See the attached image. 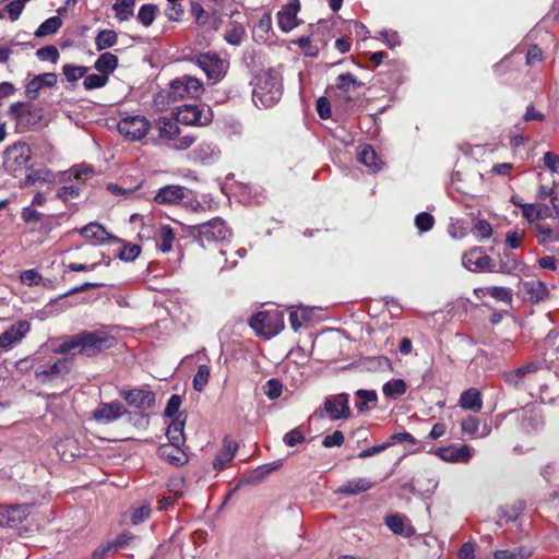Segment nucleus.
<instances>
[{
  "label": "nucleus",
  "instance_id": "nucleus-52",
  "mask_svg": "<svg viewBox=\"0 0 559 559\" xmlns=\"http://www.w3.org/2000/svg\"><path fill=\"white\" fill-rule=\"evenodd\" d=\"M210 379V368L206 365H200L193 378L194 390L201 392L207 385Z\"/></svg>",
  "mask_w": 559,
  "mask_h": 559
},
{
  "label": "nucleus",
  "instance_id": "nucleus-35",
  "mask_svg": "<svg viewBox=\"0 0 559 559\" xmlns=\"http://www.w3.org/2000/svg\"><path fill=\"white\" fill-rule=\"evenodd\" d=\"M460 406L464 409L479 412L483 406L480 393L477 389H468L461 394Z\"/></svg>",
  "mask_w": 559,
  "mask_h": 559
},
{
  "label": "nucleus",
  "instance_id": "nucleus-54",
  "mask_svg": "<svg viewBox=\"0 0 559 559\" xmlns=\"http://www.w3.org/2000/svg\"><path fill=\"white\" fill-rule=\"evenodd\" d=\"M83 86L86 90H95L105 86L108 82V76L103 73L84 75Z\"/></svg>",
  "mask_w": 559,
  "mask_h": 559
},
{
  "label": "nucleus",
  "instance_id": "nucleus-61",
  "mask_svg": "<svg viewBox=\"0 0 559 559\" xmlns=\"http://www.w3.org/2000/svg\"><path fill=\"white\" fill-rule=\"evenodd\" d=\"M141 252V248L134 243H124L118 254L121 260L133 261Z\"/></svg>",
  "mask_w": 559,
  "mask_h": 559
},
{
  "label": "nucleus",
  "instance_id": "nucleus-43",
  "mask_svg": "<svg viewBox=\"0 0 559 559\" xmlns=\"http://www.w3.org/2000/svg\"><path fill=\"white\" fill-rule=\"evenodd\" d=\"M134 5L135 0H116L112 10L119 21H128L133 16Z\"/></svg>",
  "mask_w": 559,
  "mask_h": 559
},
{
  "label": "nucleus",
  "instance_id": "nucleus-64",
  "mask_svg": "<svg viewBox=\"0 0 559 559\" xmlns=\"http://www.w3.org/2000/svg\"><path fill=\"white\" fill-rule=\"evenodd\" d=\"M543 162H544V165L551 173L559 175V155H557L552 152H547L544 154Z\"/></svg>",
  "mask_w": 559,
  "mask_h": 559
},
{
  "label": "nucleus",
  "instance_id": "nucleus-36",
  "mask_svg": "<svg viewBox=\"0 0 559 559\" xmlns=\"http://www.w3.org/2000/svg\"><path fill=\"white\" fill-rule=\"evenodd\" d=\"M357 154L358 160L365 166L371 168L373 171H377L381 168V162L379 160L377 153L370 145H359Z\"/></svg>",
  "mask_w": 559,
  "mask_h": 559
},
{
  "label": "nucleus",
  "instance_id": "nucleus-32",
  "mask_svg": "<svg viewBox=\"0 0 559 559\" xmlns=\"http://www.w3.org/2000/svg\"><path fill=\"white\" fill-rule=\"evenodd\" d=\"M237 451V443L228 438L224 439L223 449L217 453L213 461L215 471H222L229 463Z\"/></svg>",
  "mask_w": 559,
  "mask_h": 559
},
{
  "label": "nucleus",
  "instance_id": "nucleus-7",
  "mask_svg": "<svg viewBox=\"0 0 559 559\" xmlns=\"http://www.w3.org/2000/svg\"><path fill=\"white\" fill-rule=\"evenodd\" d=\"M118 131L130 141L143 139L151 129V122L143 116H127L118 122Z\"/></svg>",
  "mask_w": 559,
  "mask_h": 559
},
{
  "label": "nucleus",
  "instance_id": "nucleus-55",
  "mask_svg": "<svg viewBox=\"0 0 559 559\" xmlns=\"http://www.w3.org/2000/svg\"><path fill=\"white\" fill-rule=\"evenodd\" d=\"M80 187L71 185V186H63L58 189L56 193V198L61 200L64 203L70 202L71 200H74L80 197Z\"/></svg>",
  "mask_w": 559,
  "mask_h": 559
},
{
  "label": "nucleus",
  "instance_id": "nucleus-1",
  "mask_svg": "<svg viewBox=\"0 0 559 559\" xmlns=\"http://www.w3.org/2000/svg\"><path fill=\"white\" fill-rule=\"evenodd\" d=\"M283 83L274 70L262 71L254 78L252 100L257 107L270 108L282 97Z\"/></svg>",
  "mask_w": 559,
  "mask_h": 559
},
{
  "label": "nucleus",
  "instance_id": "nucleus-60",
  "mask_svg": "<svg viewBox=\"0 0 559 559\" xmlns=\"http://www.w3.org/2000/svg\"><path fill=\"white\" fill-rule=\"evenodd\" d=\"M63 74L66 75L67 80L70 82H75L79 79L83 78L86 73L85 67H79V66H72V64H66L62 68Z\"/></svg>",
  "mask_w": 559,
  "mask_h": 559
},
{
  "label": "nucleus",
  "instance_id": "nucleus-50",
  "mask_svg": "<svg viewBox=\"0 0 559 559\" xmlns=\"http://www.w3.org/2000/svg\"><path fill=\"white\" fill-rule=\"evenodd\" d=\"M311 319V310L308 308H297L290 311L289 321L294 331L299 330V328Z\"/></svg>",
  "mask_w": 559,
  "mask_h": 559
},
{
  "label": "nucleus",
  "instance_id": "nucleus-27",
  "mask_svg": "<svg viewBox=\"0 0 559 559\" xmlns=\"http://www.w3.org/2000/svg\"><path fill=\"white\" fill-rule=\"evenodd\" d=\"M282 466L281 461H274L267 464H263L249 472L243 476L241 480L243 484L257 485L265 479L271 473L280 469Z\"/></svg>",
  "mask_w": 559,
  "mask_h": 559
},
{
  "label": "nucleus",
  "instance_id": "nucleus-24",
  "mask_svg": "<svg viewBox=\"0 0 559 559\" xmlns=\"http://www.w3.org/2000/svg\"><path fill=\"white\" fill-rule=\"evenodd\" d=\"M121 395L128 402L130 406H134L138 408H146L154 404L155 396L151 391L142 390V389H132L129 391H123Z\"/></svg>",
  "mask_w": 559,
  "mask_h": 559
},
{
  "label": "nucleus",
  "instance_id": "nucleus-31",
  "mask_svg": "<svg viewBox=\"0 0 559 559\" xmlns=\"http://www.w3.org/2000/svg\"><path fill=\"white\" fill-rule=\"evenodd\" d=\"M474 295L477 298H481L486 295L491 296L495 300L501 301L508 305L512 302V290L501 286H488L474 289Z\"/></svg>",
  "mask_w": 559,
  "mask_h": 559
},
{
  "label": "nucleus",
  "instance_id": "nucleus-37",
  "mask_svg": "<svg viewBox=\"0 0 559 559\" xmlns=\"http://www.w3.org/2000/svg\"><path fill=\"white\" fill-rule=\"evenodd\" d=\"M362 83L358 81L353 74L344 73L340 74L336 78L335 87L346 95V100H350V93L355 92L358 87H360Z\"/></svg>",
  "mask_w": 559,
  "mask_h": 559
},
{
  "label": "nucleus",
  "instance_id": "nucleus-23",
  "mask_svg": "<svg viewBox=\"0 0 559 559\" xmlns=\"http://www.w3.org/2000/svg\"><path fill=\"white\" fill-rule=\"evenodd\" d=\"M53 183L56 182V174L44 165H32L26 168L24 185L29 186L34 183Z\"/></svg>",
  "mask_w": 559,
  "mask_h": 559
},
{
  "label": "nucleus",
  "instance_id": "nucleus-51",
  "mask_svg": "<svg viewBox=\"0 0 559 559\" xmlns=\"http://www.w3.org/2000/svg\"><path fill=\"white\" fill-rule=\"evenodd\" d=\"M157 11L158 9L154 4H143L136 17L145 27H148L154 22Z\"/></svg>",
  "mask_w": 559,
  "mask_h": 559
},
{
  "label": "nucleus",
  "instance_id": "nucleus-47",
  "mask_svg": "<svg viewBox=\"0 0 559 559\" xmlns=\"http://www.w3.org/2000/svg\"><path fill=\"white\" fill-rule=\"evenodd\" d=\"M175 238V231L170 226H162L158 233V249L164 253L169 252L173 249Z\"/></svg>",
  "mask_w": 559,
  "mask_h": 559
},
{
  "label": "nucleus",
  "instance_id": "nucleus-44",
  "mask_svg": "<svg viewBox=\"0 0 559 559\" xmlns=\"http://www.w3.org/2000/svg\"><path fill=\"white\" fill-rule=\"evenodd\" d=\"M531 556V549L521 546L513 549L497 550L493 554V559H528Z\"/></svg>",
  "mask_w": 559,
  "mask_h": 559
},
{
  "label": "nucleus",
  "instance_id": "nucleus-34",
  "mask_svg": "<svg viewBox=\"0 0 559 559\" xmlns=\"http://www.w3.org/2000/svg\"><path fill=\"white\" fill-rule=\"evenodd\" d=\"M156 128L158 130L159 138L167 141L175 140V138L180 133L177 120L173 121L165 117L156 120Z\"/></svg>",
  "mask_w": 559,
  "mask_h": 559
},
{
  "label": "nucleus",
  "instance_id": "nucleus-16",
  "mask_svg": "<svg viewBox=\"0 0 559 559\" xmlns=\"http://www.w3.org/2000/svg\"><path fill=\"white\" fill-rule=\"evenodd\" d=\"M519 293L534 304L545 300L549 295L545 283L536 278L520 283Z\"/></svg>",
  "mask_w": 559,
  "mask_h": 559
},
{
  "label": "nucleus",
  "instance_id": "nucleus-5",
  "mask_svg": "<svg viewBox=\"0 0 559 559\" xmlns=\"http://www.w3.org/2000/svg\"><path fill=\"white\" fill-rule=\"evenodd\" d=\"M82 354L94 356L97 353L114 347L116 338L103 330L81 332Z\"/></svg>",
  "mask_w": 559,
  "mask_h": 559
},
{
  "label": "nucleus",
  "instance_id": "nucleus-2",
  "mask_svg": "<svg viewBox=\"0 0 559 559\" xmlns=\"http://www.w3.org/2000/svg\"><path fill=\"white\" fill-rule=\"evenodd\" d=\"M189 234L205 247L226 240L230 236V230L222 218L216 217L206 223L190 226Z\"/></svg>",
  "mask_w": 559,
  "mask_h": 559
},
{
  "label": "nucleus",
  "instance_id": "nucleus-53",
  "mask_svg": "<svg viewBox=\"0 0 559 559\" xmlns=\"http://www.w3.org/2000/svg\"><path fill=\"white\" fill-rule=\"evenodd\" d=\"M356 396L358 402L356 403V407L359 412H365L368 409V403L377 402V393L374 391L369 390H358L356 392Z\"/></svg>",
  "mask_w": 559,
  "mask_h": 559
},
{
  "label": "nucleus",
  "instance_id": "nucleus-29",
  "mask_svg": "<svg viewBox=\"0 0 559 559\" xmlns=\"http://www.w3.org/2000/svg\"><path fill=\"white\" fill-rule=\"evenodd\" d=\"M532 228L536 231V239L540 246L559 241V226L552 227L545 222L535 223Z\"/></svg>",
  "mask_w": 559,
  "mask_h": 559
},
{
  "label": "nucleus",
  "instance_id": "nucleus-11",
  "mask_svg": "<svg viewBox=\"0 0 559 559\" xmlns=\"http://www.w3.org/2000/svg\"><path fill=\"white\" fill-rule=\"evenodd\" d=\"M464 267L472 272L488 271L495 272L491 258L483 252L480 248H474L462 257Z\"/></svg>",
  "mask_w": 559,
  "mask_h": 559
},
{
  "label": "nucleus",
  "instance_id": "nucleus-45",
  "mask_svg": "<svg viewBox=\"0 0 559 559\" xmlns=\"http://www.w3.org/2000/svg\"><path fill=\"white\" fill-rule=\"evenodd\" d=\"M62 26V20L59 16H51L44 21L35 31V36L38 38L52 35L58 32Z\"/></svg>",
  "mask_w": 559,
  "mask_h": 559
},
{
  "label": "nucleus",
  "instance_id": "nucleus-56",
  "mask_svg": "<svg viewBox=\"0 0 559 559\" xmlns=\"http://www.w3.org/2000/svg\"><path fill=\"white\" fill-rule=\"evenodd\" d=\"M542 400L551 405H559V380L543 390Z\"/></svg>",
  "mask_w": 559,
  "mask_h": 559
},
{
  "label": "nucleus",
  "instance_id": "nucleus-13",
  "mask_svg": "<svg viewBox=\"0 0 559 559\" xmlns=\"http://www.w3.org/2000/svg\"><path fill=\"white\" fill-rule=\"evenodd\" d=\"M57 84V75L53 72H46L34 75L25 84V96L32 100L38 98L40 91L52 87Z\"/></svg>",
  "mask_w": 559,
  "mask_h": 559
},
{
  "label": "nucleus",
  "instance_id": "nucleus-3",
  "mask_svg": "<svg viewBox=\"0 0 559 559\" xmlns=\"http://www.w3.org/2000/svg\"><path fill=\"white\" fill-rule=\"evenodd\" d=\"M257 335L270 340L284 329V317L280 311H261L249 322Z\"/></svg>",
  "mask_w": 559,
  "mask_h": 559
},
{
  "label": "nucleus",
  "instance_id": "nucleus-41",
  "mask_svg": "<svg viewBox=\"0 0 559 559\" xmlns=\"http://www.w3.org/2000/svg\"><path fill=\"white\" fill-rule=\"evenodd\" d=\"M193 154L197 160L201 163H206L214 158H217L219 155V150L212 143L202 142L194 150Z\"/></svg>",
  "mask_w": 559,
  "mask_h": 559
},
{
  "label": "nucleus",
  "instance_id": "nucleus-63",
  "mask_svg": "<svg viewBox=\"0 0 559 559\" xmlns=\"http://www.w3.org/2000/svg\"><path fill=\"white\" fill-rule=\"evenodd\" d=\"M181 403H182V400L179 395H177V394L171 395L167 402L166 407H165V412H164L165 416L175 418L179 412Z\"/></svg>",
  "mask_w": 559,
  "mask_h": 559
},
{
  "label": "nucleus",
  "instance_id": "nucleus-38",
  "mask_svg": "<svg viewBox=\"0 0 559 559\" xmlns=\"http://www.w3.org/2000/svg\"><path fill=\"white\" fill-rule=\"evenodd\" d=\"M81 236L86 239L104 242L109 238V233L98 223H90L80 230Z\"/></svg>",
  "mask_w": 559,
  "mask_h": 559
},
{
  "label": "nucleus",
  "instance_id": "nucleus-48",
  "mask_svg": "<svg viewBox=\"0 0 559 559\" xmlns=\"http://www.w3.org/2000/svg\"><path fill=\"white\" fill-rule=\"evenodd\" d=\"M246 36V29L245 27L237 22H231L229 24L228 29L225 33V40L233 45V46H239L241 41L243 40Z\"/></svg>",
  "mask_w": 559,
  "mask_h": 559
},
{
  "label": "nucleus",
  "instance_id": "nucleus-4",
  "mask_svg": "<svg viewBox=\"0 0 559 559\" xmlns=\"http://www.w3.org/2000/svg\"><path fill=\"white\" fill-rule=\"evenodd\" d=\"M31 158L32 151L29 145L24 142H16L8 146L3 152V167L8 173L15 176L27 168L26 166Z\"/></svg>",
  "mask_w": 559,
  "mask_h": 559
},
{
  "label": "nucleus",
  "instance_id": "nucleus-8",
  "mask_svg": "<svg viewBox=\"0 0 559 559\" xmlns=\"http://www.w3.org/2000/svg\"><path fill=\"white\" fill-rule=\"evenodd\" d=\"M175 115L177 122L188 126H205L212 120V112L209 107L204 108L193 104L179 106Z\"/></svg>",
  "mask_w": 559,
  "mask_h": 559
},
{
  "label": "nucleus",
  "instance_id": "nucleus-10",
  "mask_svg": "<svg viewBox=\"0 0 559 559\" xmlns=\"http://www.w3.org/2000/svg\"><path fill=\"white\" fill-rule=\"evenodd\" d=\"M9 115L19 122L37 123L43 117L40 108L24 102H16L9 107Z\"/></svg>",
  "mask_w": 559,
  "mask_h": 559
},
{
  "label": "nucleus",
  "instance_id": "nucleus-6",
  "mask_svg": "<svg viewBox=\"0 0 559 559\" xmlns=\"http://www.w3.org/2000/svg\"><path fill=\"white\" fill-rule=\"evenodd\" d=\"M203 84L191 76H182L170 82L168 96L171 100L198 98L203 93Z\"/></svg>",
  "mask_w": 559,
  "mask_h": 559
},
{
  "label": "nucleus",
  "instance_id": "nucleus-21",
  "mask_svg": "<svg viewBox=\"0 0 559 559\" xmlns=\"http://www.w3.org/2000/svg\"><path fill=\"white\" fill-rule=\"evenodd\" d=\"M384 523L390 528V531L395 535L412 537L416 533L409 519L401 513L388 515L384 519Z\"/></svg>",
  "mask_w": 559,
  "mask_h": 559
},
{
  "label": "nucleus",
  "instance_id": "nucleus-20",
  "mask_svg": "<svg viewBox=\"0 0 559 559\" xmlns=\"http://www.w3.org/2000/svg\"><path fill=\"white\" fill-rule=\"evenodd\" d=\"M519 206L522 210V215L531 226H534L535 223H540L546 218L552 217V212L550 207L546 204L542 203H519Z\"/></svg>",
  "mask_w": 559,
  "mask_h": 559
},
{
  "label": "nucleus",
  "instance_id": "nucleus-42",
  "mask_svg": "<svg viewBox=\"0 0 559 559\" xmlns=\"http://www.w3.org/2000/svg\"><path fill=\"white\" fill-rule=\"evenodd\" d=\"M95 174V170L92 166L86 164H79L73 167H71L69 170L64 171L62 174L63 178L62 181H67L68 179H75V180H84L88 177H92Z\"/></svg>",
  "mask_w": 559,
  "mask_h": 559
},
{
  "label": "nucleus",
  "instance_id": "nucleus-39",
  "mask_svg": "<svg viewBox=\"0 0 559 559\" xmlns=\"http://www.w3.org/2000/svg\"><path fill=\"white\" fill-rule=\"evenodd\" d=\"M185 420L175 417L167 428V438L170 444L181 445L185 442L183 437Z\"/></svg>",
  "mask_w": 559,
  "mask_h": 559
},
{
  "label": "nucleus",
  "instance_id": "nucleus-22",
  "mask_svg": "<svg viewBox=\"0 0 559 559\" xmlns=\"http://www.w3.org/2000/svg\"><path fill=\"white\" fill-rule=\"evenodd\" d=\"M538 368L539 365L537 362L531 361L514 370L504 371L502 373V379L508 385L520 388L524 383L526 376L535 373Z\"/></svg>",
  "mask_w": 559,
  "mask_h": 559
},
{
  "label": "nucleus",
  "instance_id": "nucleus-59",
  "mask_svg": "<svg viewBox=\"0 0 559 559\" xmlns=\"http://www.w3.org/2000/svg\"><path fill=\"white\" fill-rule=\"evenodd\" d=\"M435 224V218L429 213L423 212L415 217V225L421 233L429 231Z\"/></svg>",
  "mask_w": 559,
  "mask_h": 559
},
{
  "label": "nucleus",
  "instance_id": "nucleus-30",
  "mask_svg": "<svg viewBox=\"0 0 559 559\" xmlns=\"http://www.w3.org/2000/svg\"><path fill=\"white\" fill-rule=\"evenodd\" d=\"M158 454L175 466H182L188 462V456L181 450L180 445L164 444L158 449Z\"/></svg>",
  "mask_w": 559,
  "mask_h": 559
},
{
  "label": "nucleus",
  "instance_id": "nucleus-46",
  "mask_svg": "<svg viewBox=\"0 0 559 559\" xmlns=\"http://www.w3.org/2000/svg\"><path fill=\"white\" fill-rule=\"evenodd\" d=\"M118 41V35L112 29L100 31L95 38V46L98 51L115 46Z\"/></svg>",
  "mask_w": 559,
  "mask_h": 559
},
{
  "label": "nucleus",
  "instance_id": "nucleus-9",
  "mask_svg": "<svg viewBox=\"0 0 559 559\" xmlns=\"http://www.w3.org/2000/svg\"><path fill=\"white\" fill-rule=\"evenodd\" d=\"M193 61L210 80L219 81L227 70L226 61L213 52L199 53L193 58Z\"/></svg>",
  "mask_w": 559,
  "mask_h": 559
},
{
  "label": "nucleus",
  "instance_id": "nucleus-57",
  "mask_svg": "<svg viewBox=\"0 0 559 559\" xmlns=\"http://www.w3.org/2000/svg\"><path fill=\"white\" fill-rule=\"evenodd\" d=\"M472 233L478 240H484L491 236L492 228L487 221L480 219L476 222L472 229Z\"/></svg>",
  "mask_w": 559,
  "mask_h": 559
},
{
  "label": "nucleus",
  "instance_id": "nucleus-40",
  "mask_svg": "<svg viewBox=\"0 0 559 559\" xmlns=\"http://www.w3.org/2000/svg\"><path fill=\"white\" fill-rule=\"evenodd\" d=\"M118 66V58L111 52L102 53L95 62V69L104 75H109Z\"/></svg>",
  "mask_w": 559,
  "mask_h": 559
},
{
  "label": "nucleus",
  "instance_id": "nucleus-58",
  "mask_svg": "<svg viewBox=\"0 0 559 559\" xmlns=\"http://www.w3.org/2000/svg\"><path fill=\"white\" fill-rule=\"evenodd\" d=\"M36 56L41 61H51L52 63H57L60 57L58 49L51 45L39 48Z\"/></svg>",
  "mask_w": 559,
  "mask_h": 559
},
{
  "label": "nucleus",
  "instance_id": "nucleus-15",
  "mask_svg": "<svg viewBox=\"0 0 559 559\" xmlns=\"http://www.w3.org/2000/svg\"><path fill=\"white\" fill-rule=\"evenodd\" d=\"M29 331L31 323L28 321H17L0 334V347L4 349L11 348L13 344L21 342Z\"/></svg>",
  "mask_w": 559,
  "mask_h": 559
},
{
  "label": "nucleus",
  "instance_id": "nucleus-49",
  "mask_svg": "<svg viewBox=\"0 0 559 559\" xmlns=\"http://www.w3.org/2000/svg\"><path fill=\"white\" fill-rule=\"evenodd\" d=\"M382 392L388 397L396 399L406 392V383L402 379H392L383 384Z\"/></svg>",
  "mask_w": 559,
  "mask_h": 559
},
{
  "label": "nucleus",
  "instance_id": "nucleus-19",
  "mask_svg": "<svg viewBox=\"0 0 559 559\" xmlns=\"http://www.w3.org/2000/svg\"><path fill=\"white\" fill-rule=\"evenodd\" d=\"M127 413L126 407L120 402L102 403L94 411L93 417L98 423L108 424L117 420Z\"/></svg>",
  "mask_w": 559,
  "mask_h": 559
},
{
  "label": "nucleus",
  "instance_id": "nucleus-25",
  "mask_svg": "<svg viewBox=\"0 0 559 559\" xmlns=\"http://www.w3.org/2000/svg\"><path fill=\"white\" fill-rule=\"evenodd\" d=\"M28 509L27 504L8 507L0 512V525L15 526L28 516Z\"/></svg>",
  "mask_w": 559,
  "mask_h": 559
},
{
  "label": "nucleus",
  "instance_id": "nucleus-33",
  "mask_svg": "<svg viewBox=\"0 0 559 559\" xmlns=\"http://www.w3.org/2000/svg\"><path fill=\"white\" fill-rule=\"evenodd\" d=\"M461 427L464 433H467L475 438H485L490 433V427L487 424H485L480 428L479 419L472 415L465 417L462 420Z\"/></svg>",
  "mask_w": 559,
  "mask_h": 559
},
{
  "label": "nucleus",
  "instance_id": "nucleus-14",
  "mask_svg": "<svg viewBox=\"0 0 559 559\" xmlns=\"http://www.w3.org/2000/svg\"><path fill=\"white\" fill-rule=\"evenodd\" d=\"M348 401V394L345 393L330 396L324 402V411L333 420L346 419L350 416Z\"/></svg>",
  "mask_w": 559,
  "mask_h": 559
},
{
  "label": "nucleus",
  "instance_id": "nucleus-28",
  "mask_svg": "<svg viewBox=\"0 0 559 559\" xmlns=\"http://www.w3.org/2000/svg\"><path fill=\"white\" fill-rule=\"evenodd\" d=\"M373 486V483L365 477L353 478L345 481L334 492L336 495L355 496L361 492H366Z\"/></svg>",
  "mask_w": 559,
  "mask_h": 559
},
{
  "label": "nucleus",
  "instance_id": "nucleus-62",
  "mask_svg": "<svg viewBox=\"0 0 559 559\" xmlns=\"http://www.w3.org/2000/svg\"><path fill=\"white\" fill-rule=\"evenodd\" d=\"M136 537L130 532H123L117 536L112 542H109V546H112V550L116 551L119 548L129 546Z\"/></svg>",
  "mask_w": 559,
  "mask_h": 559
},
{
  "label": "nucleus",
  "instance_id": "nucleus-12",
  "mask_svg": "<svg viewBox=\"0 0 559 559\" xmlns=\"http://www.w3.org/2000/svg\"><path fill=\"white\" fill-rule=\"evenodd\" d=\"M435 454L448 463H467L473 456V449L466 444L439 448Z\"/></svg>",
  "mask_w": 559,
  "mask_h": 559
},
{
  "label": "nucleus",
  "instance_id": "nucleus-17",
  "mask_svg": "<svg viewBox=\"0 0 559 559\" xmlns=\"http://www.w3.org/2000/svg\"><path fill=\"white\" fill-rule=\"evenodd\" d=\"M71 361L69 359H57L48 367H39L35 370V378L40 382L66 376L70 372Z\"/></svg>",
  "mask_w": 559,
  "mask_h": 559
},
{
  "label": "nucleus",
  "instance_id": "nucleus-18",
  "mask_svg": "<svg viewBox=\"0 0 559 559\" xmlns=\"http://www.w3.org/2000/svg\"><path fill=\"white\" fill-rule=\"evenodd\" d=\"M190 190L179 185H168L160 188L154 197V200L158 204H177L181 202Z\"/></svg>",
  "mask_w": 559,
  "mask_h": 559
},
{
  "label": "nucleus",
  "instance_id": "nucleus-26",
  "mask_svg": "<svg viewBox=\"0 0 559 559\" xmlns=\"http://www.w3.org/2000/svg\"><path fill=\"white\" fill-rule=\"evenodd\" d=\"M298 11V2H290L277 13V24L283 32L288 33L297 26Z\"/></svg>",
  "mask_w": 559,
  "mask_h": 559
}]
</instances>
